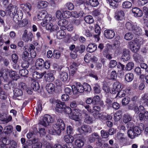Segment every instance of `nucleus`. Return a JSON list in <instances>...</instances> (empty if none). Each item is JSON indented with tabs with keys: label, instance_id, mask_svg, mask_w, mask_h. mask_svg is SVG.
<instances>
[{
	"label": "nucleus",
	"instance_id": "55",
	"mask_svg": "<svg viewBox=\"0 0 148 148\" xmlns=\"http://www.w3.org/2000/svg\"><path fill=\"white\" fill-rule=\"evenodd\" d=\"M86 47L85 46L83 45H81L79 48H75V51H79L80 53H82L83 52L85 49Z\"/></svg>",
	"mask_w": 148,
	"mask_h": 148
},
{
	"label": "nucleus",
	"instance_id": "7",
	"mask_svg": "<svg viewBox=\"0 0 148 148\" xmlns=\"http://www.w3.org/2000/svg\"><path fill=\"white\" fill-rule=\"evenodd\" d=\"M128 109L130 110H134L135 113L137 114H138L139 112L141 113V112H143L145 110L144 107L141 105L138 108L136 101H135L133 104H130L129 106Z\"/></svg>",
	"mask_w": 148,
	"mask_h": 148
},
{
	"label": "nucleus",
	"instance_id": "22",
	"mask_svg": "<svg viewBox=\"0 0 148 148\" xmlns=\"http://www.w3.org/2000/svg\"><path fill=\"white\" fill-rule=\"evenodd\" d=\"M99 136L97 133H94L89 136V141L91 143L94 142L96 140L99 139Z\"/></svg>",
	"mask_w": 148,
	"mask_h": 148
},
{
	"label": "nucleus",
	"instance_id": "11",
	"mask_svg": "<svg viewBox=\"0 0 148 148\" xmlns=\"http://www.w3.org/2000/svg\"><path fill=\"white\" fill-rule=\"evenodd\" d=\"M5 72L4 75H5L7 76L9 75L10 77L13 80H16L19 78L18 75L16 74L15 71L6 69L5 70Z\"/></svg>",
	"mask_w": 148,
	"mask_h": 148
},
{
	"label": "nucleus",
	"instance_id": "21",
	"mask_svg": "<svg viewBox=\"0 0 148 148\" xmlns=\"http://www.w3.org/2000/svg\"><path fill=\"white\" fill-rule=\"evenodd\" d=\"M68 21L64 19H62L59 20L58 22V25L60 27V29L62 30L65 29L66 26L68 23Z\"/></svg>",
	"mask_w": 148,
	"mask_h": 148
},
{
	"label": "nucleus",
	"instance_id": "28",
	"mask_svg": "<svg viewBox=\"0 0 148 148\" xmlns=\"http://www.w3.org/2000/svg\"><path fill=\"white\" fill-rule=\"evenodd\" d=\"M84 13L83 11L72 12V16L75 18L82 17L84 16Z\"/></svg>",
	"mask_w": 148,
	"mask_h": 148
},
{
	"label": "nucleus",
	"instance_id": "14",
	"mask_svg": "<svg viewBox=\"0 0 148 148\" xmlns=\"http://www.w3.org/2000/svg\"><path fill=\"white\" fill-rule=\"evenodd\" d=\"M121 88V85L120 83L118 82H115L113 85V87L110 90V93L112 94H115Z\"/></svg>",
	"mask_w": 148,
	"mask_h": 148
},
{
	"label": "nucleus",
	"instance_id": "40",
	"mask_svg": "<svg viewBox=\"0 0 148 148\" xmlns=\"http://www.w3.org/2000/svg\"><path fill=\"white\" fill-rule=\"evenodd\" d=\"M75 144L78 147H81L84 145V143L82 139H77L75 142Z\"/></svg>",
	"mask_w": 148,
	"mask_h": 148
},
{
	"label": "nucleus",
	"instance_id": "31",
	"mask_svg": "<svg viewBox=\"0 0 148 148\" xmlns=\"http://www.w3.org/2000/svg\"><path fill=\"white\" fill-rule=\"evenodd\" d=\"M45 72H43L41 74L37 71L34 72L32 74L33 78L36 79H38L41 78L44 75Z\"/></svg>",
	"mask_w": 148,
	"mask_h": 148
},
{
	"label": "nucleus",
	"instance_id": "2",
	"mask_svg": "<svg viewBox=\"0 0 148 148\" xmlns=\"http://www.w3.org/2000/svg\"><path fill=\"white\" fill-rule=\"evenodd\" d=\"M65 125L63 120L60 119H58L56 123L53 126V128L48 130L49 133L52 135H59L62 130H64Z\"/></svg>",
	"mask_w": 148,
	"mask_h": 148
},
{
	"label": "nucleus",
	"instance_id": "18",
	"mask_svg": "<svg viewBox=\"0 0 148 148\" xmlns=\"http://www.w3.org/2000/svg\"><path fill=\"white\" fill-rule=\"evenodd\" d=\"M46 28L47 30H50L51 32L54 31L58 30V27L56 25H53L52 22L46 23Z\"/></svg>",
	"mask_w": 148,
	"mask_h": 148
},
{
	"label": "nucleus",
	"instance_id": "49",
	"mask_svg": "<svg viewBox=\"0 0 148 148\" xmlns=\"http://www.w3.org/2000/svg\"><path fill=\"white\" fill-rule=\"evenodd\" d=\"M134 66V64L132 62H128L126 65L125 69L127 71H129L131 70Z\"/></svg>",
	"mask_w": 148,
	"mask_h": 148
},
{
	"label": "nucleus",
	"instance_id": "8",
	"mask_svg": "<svg viewBox=\"0 0 148 148\" xmlns=\"http://www.w3.org/2000/svg\"><path fill=\"white\" fill-rule=\"evenodd\" d=\"M80 112L79 109L75 108L73 111L72 114L69 116L70 118L76 121H79L82 115Z\"/></svg>",
	"mask_w": 148,
	"mask_h": 148
},
{
	"label": "nucleus",
	"instance_id": "17",
	"mask_svg": "<svg viewBox=\"0 0 148 148\" xmlns=\"http://www.w3.org/2000/svg\"><path fill=\"white\" fill-rule=\"evenodd\" d=\"M45 62L42 58H38L36 60L35 62V66L38 69H41L44 66Z\"/></svg>",
	"mask_w": 148,
	"mask_h": 148
},
{
	"label": "nucleus",
	"instance_id": "12",
	"mask_svg": "<svg viewBox=\"0 0 148 148\" xmlns=\"http://www.w3.org/2000/svg\"><path fill=\"white\" fill-rule=\"evenodd\" d=\"M144 129V126L143 124L140 123L139 126H135L133 127L132 130L134 135L136 136H137L140 135L142 131Z\"/></svg>",
	"mask_w": 148,
	"mask_h": 148
},
{
	"label": "nucleus",
	"instance_id": "36",
	"mask_svg": "<svg viewBox=\"0 0 148 148\" xmlns=\"http://www.w3.org/2000/svg\"><path fill=\"white\" fill-rule=\"evenodd\" d=\"M84 121L86 123L90 124L93 122V120L92 118L88 115L84 116Z\"/></svg>",
	"mask_w": 148,
	"mask_h": 148
},
{
	"label": "nucleus",
	"instance_id": "45",
	"mask_svg": "<svg viewBox=\"0 0 148 148\" xmlns=\"http://www.w3.org/2000/svg\"><path fill=\"white\" fill-rule=\"evenodd\" d=\"M134 58L137 62L140 63L143 61V58L141 56L138 54H135L134 55Z\"/></svg>",
	"mask_w": 148,
	"mask_h": 148
},
{
	"label": "nucleus",
	"instance_id": "19",
	"mask_svg": "<svg viewBox=\"0 0 148 148\" xmlns=\"http://www.w3.org/2000/svg\"><path fill=\"white\" fill-rule=\"evenodd\" d=\"M104 34L105 37L107 38L111 39L115 36V33L114 31L108 29L105 30L104 32Z\"/></svg>",
	"mask_w": 148,
	"mask_h": 148
},
{
	"label": "nucleus",
	"instance_id": "56",
	"mask_svg": "<svg viewBox=\"0 0 148 148\" xmlns=\"http://www.w3.org/2000/svg\"><path fill=\"white\" fill-rule=\"evenodd\" d=\"M130 100V97L128 96L125 97L122 100V104L123 105H125L129 103Z\"/></svg>",
	"mask_w": 148,
	"mask_h": 148
},
{
	"label": "nucleus",
	"instance_id": "38",
	"mask_svg": "<svg viewBox=\"0 0 148 148\" xmlns=\"http://www.w3.org/2000/svg\"><path fill=\"white\" fill-rule=\"evenodd\" d=\"M125 78L127 82H131L134 78V75L132 73H128L125 75Z\"/></svg>",
	"mask_w": 148,
	"mask_h": 148
},
{
	"label": "nucleus",
	"instance_id": "64",
	"mask_svg": "<svg viewBox=\"0 0 148 148\" xmlns=\"http://www.w3.org/2000/svg\"><path fill=\"white\" fill-rule=\"evenodd\" d=\"M45 18L46 23L52 22L53 21L52 20V16L51 15L48 14H47V15Z\"/></svg>",
	"mask_w": 148,
	"mask_h": 148
},
{
	"label": "nucleus",
	"instance_id": "44",
	"mask_svg": "<svg viewBox=\"0 0 148 148\" xmlns=\"http://www.w3.org/2000/svg\"><path fill=\"white\" fill-rule=\"evenodd\" d=\"M12 130L13 127L11 125L6 126L3 129L5 133L7 134L12 133Z\"/></svg>",
	"mask_w": 148,
	"mask_h": 148
},
{
	"label": "nucleus",
	"instance_id": "5",
	"mask_svg": "<svg viewBox=\"0 0 148 148\" xmlns=\"http://www.w3.org/2000/svg\"><path fill=\"white\" fill-rule=\"evenodd\" d=\"M143 43V39L138 37L136 38L135 42H131L129 44L130 49L134 53L137 52L140 48L139 45L142 44Z\"/></svg>",
	"mask_w": 148,
	"mask_h": 148
},
{
	"label": "nucleus",
	"instance_id": "10",
	"mask_svg": "<svg viewBox=\"0 0 148 148\" xmlns=\"http://www.w3.org/2000/svg\"><path fill=\"white\" fill-rule=\"evenodd\" d=\"M34 38V35L31 32H29L28 33V31L25 29L22 35V38L23 40L25 42H28L29 41H31L32 38Z\"/></svg>",
	"mask_w": 148,
	"mask_h": 148
},
{
	"label": "nucleus",
	"instance_id": "13",
	"mask_svg": "<svg viewBox=\"0 0 148 148\" xmlns=\"http://www.w3.org/2000/svg\"><path fill=\"white\" fill-rule=\"evenodd\" d=\"M83 86L80 83H77L76 86L73 85L72 86V90L73 93L76 94L78 92L82 93L84 92Z\"/></svg>",
	"mask_w": 148,
	"mask_h": 148
},
{
	"label": "nucleus",
	"instance_id": "3",
	"mask_svg": "<svg viewBox=\"0 0 148 148\" xmlns=\"http://www.w3.org/2000/svg\"><path fill=\"white\" fill-rule=\"evenodd\" d=\"M55 110L59 113L64 112L68 114L71 112V109L70 107L66 106L64 102L60 101L56 102Z\"/></svg>",
	"mask_w": 148,
	"mask_h": 148
},
{
	"label": "nucleus",
	"instance_id": "50",
	"mask_svg": "<svg viewBox=\"0 0 148 148\" xmlns=\"http://www.w3.org/2000/svg\"><path fill=\"white\" fill-rule=\"evenodd\" d=\"M84 89V91L88 92H90L91 90V88L90 86L87 83H85L83 86Z\"/></svg>",
	"mask_w": 148,
	"mask_h": 148
},
{
	"label": "nucleus",
	"instance_id": "35",
	"mask_svg": "<svg viewBox=\"0 0 148 148\" xmlns=\"http://www.w3.org/2000/svg\"><path fill=\"white\" fill-rule=\"evenodd\" d=\"M148 101V94H143L141 98L140 99L139 101L140 104H143L144 103H145L146 102Z\"/></svg>",
	"mask_w": 148,
	"mask_h": 148
},
{
	"label": "nucleus",
	"instance_id": "43",
	"mask_svg": "<svg viewBox=\"0 0 148 148\" xmlns=\"http://www.w3.org/2000/svg\"><path fill=\"white\" fill-rule=\"evenodd\" d=\"M84 20L85 22L88 23L92 24L94 22V20L92 16L88 15L85 16Z\"/></svg>",
	"mask_w": 148,
	"mask_h": 148
},
{
	"label": "nucleus",
	"instance_id": "53",
	"mask_svg": "<svg viewBox=\"0 0 148 148\" xmlns=\"http://www.w3.org/2000/svg\"><path fill=\"white\" fill-rule=\"evenodd\" d=\"M60 52L58 51L54 50L53 52V57L56 59H59L60 57Z\"/></svg>",
	"mask_w": 148,
	"mask_h": 148
},
{
	"label": "nucleus",
	"instance_id": "4",
	"mask_svg": "<svg viewBox=\"0 0 148 148\" xmlns=\"http://www.w3.org/2000/svg\"><path fill=\"white\" fill-rule=\"evenodd\" d=\"M125 27L127 30L132 32L136 34L140 35L141 33V28L136 23L127 22L125 23Z\"/></svg>",
	"mask_w": 148,
	"mask_h": 148
},
{
	"label": "nucleus",
	"instance_id": "47",
	"mask_svg": "<svg viewBox=\"0 0 148 148\" xmlns=\"http://www.w3.org/2000/svg\"><path fill=\"white\" fill-rule=\"evenodd\" d=\"M133 37V35L131 32H127L125 35L124 38L126 40H132Z\"/></svg>",
	"mask_w": 148,
	"mask_h": 148
},
{
	"label": "nucleus",
	"instance_id": "62",
	"mask_svg": "<svg viewBox=\"0 0 148 148\" xmlns=\"http://www.w3.org/2000/svg\"><path fill=\"white\" fill-rule=\"evenodd\" d=\"M72 22L73 25L78 26L81 23V20L79 19H74L73 20Z\"/></svg>",
	"mask_w": 148,
	"mask_h": 148
},
{
	"label": "nucleus",
	"instance_id": "57",
	"mask_svg": "<svg viewBox=\"0 0 148 148\" xmlns=\"http://www.w3.org/2000/svg\"><path fill=\"white\" fill-rule=\"evenodd\" d=\"M11 58L12 61L15 64H16L17 62L18 59V57L16 54L14 53L12 54L11 55Z\"/></svg>",
	"mask_w": 148,
	"mask_h": 148
},
{
	"label": "nucleus",
	"instance_id": "16",
	"mask_svg": "<svg viewBox=\"0 0 148 148\" xmlns=\"http://www.w3.org/2000/svg\"><path fill=\"white\" fill-rule=\"evenodd\" d=\"M48 2L44 0H38L37 3V7L39 9L45 8L48 6Z\"/></svg>",
	"mask_w": 148,
	"mask_h": 148
},
{
	"label": "nucleus",
	"instance_id": "46",
	"mask_svg": "<svg viewBox=\"0 0 148 148\" xmlns=\"http://www.w3.org/2000/svg\"><path fill=\"white\" fill-rule=\"evenodd\" d=\"M122 6L123 8L128 9L132 7V3L128 1H124L123 3Z\"/></svg>",
	"mask_w": 148,
	"mask_h": 148
},
{
	"label": "nucleus",
	"instance_id": "33",
	"mask_svg": "<svg viewBox=\"0 0 148 148\" xmlns=\"http://www.w3.org/2000/svg\"><path fill=\"white\" fill-rule=\"evenodd\" d=\"M122 112L121 111L119 110L117 111L114 114V119L115 121H117L122 117Z\"/></svg>",
	"mask_w": 148,
	"mask_h": 148
},
{
	"label": "nucleus",
	"instance_id": "60",
	"mask_svg": "<svg viewBox=\"0 0 148 148\" xmlns=\"http://www.w3.org/2000/svg\"><path fill=\"white\" fill-rule=\"evenodd\" d=\"M127 134L129 137L131 138H134L136 137L135 135H134V133L132 129L128 130L127 132Z\"/></svg>",
	"mask_w": 148,
	"mask_h": 148
},
{
	"label": "nucleus",
	"instance_id": "23",
	"mask_svg": "<svg viewBox=\"0 0 148 148\" xmlns=\"http://www.w3.org/2000/svg\"><path fill=\"white\" fill-rule=\"evenodd\" d=\"M32 148H41L42 143L36 139L34 138L32 140Z\"/></svg>",
	"mask_w": 148,
	"mask_h": 148
},
{
	"label": "nucleus",
	"instance_id": "25",
	"mask_svg": "<svg viewBox=\"0 0 148 148\" xmlns=\"http://www.w3.org/2000/svg\"><path fill=\"white\" fill-rule=\"evenodd\" d=\"M59 77L61 81L65 82L68 79V74L65 72H61L60 73Z\"/></svg>",
	"mask_w": 148,
	"mask_h": 148
},
{
	"label": "nucleus",
	"instance_id": "9",
	"mask_svg": "<svg viewBox=\"0 0 148 148\" xmlns=\"http://www.w3.org/2000/svg\"><path fill=\"white\" fill-rule=\"evenodd\" d=\"M53 121V119L51 116L46 114L45 115L42 121L40 123V124L46 127L50 123H52Z\"/></svg>",
	"mask_w": 148,
	"mask_h": 148
},
{
	"label": "nucleus",
	"instance_id": "39",
	"mask_svg": "<svg viewBox=\"0 0 148 148\" xmlns=\"http://www.w3.org/2000/svg\"><path fill=\"white\" fill-rule=\"evenodd\" d=\"M2 144L0 145V148H8L7 145L9 144V142H7V138H3L1 139Z\"/></svg>",
	"mask_w": 148,
	"mask_h": 148
},
{
	"label": "nucleus",
	"instance_id": "54",
	"mask_svg": "<svg viewBox=\"0 0 148 148\" xmlns=\"http://www.w3.org/2000/svg\"><path fill=\"white\" fill-rule=\"evenodd\" d=\"M63 15L64 18H69L72 16V12H71L69 11L66 10L63 12Z\"/></svg>",
	"mask_w": 148,
	"mask_h": 148
},
{
	"label": "nucleus",
	"instance_id": "24",
	"mask_svg": "<svg viewBox=\"0 0 148 148\" xmlns=\"http://www.w3.org/2000/svg\"><path fill=\"white\" fill-rule=\"evenodd\" d=\"M132 11L135 16L140 17L142 16L143 15L142 11L138 8L135 7L133 8Z\"/></svg>",
	"mask_w": 148,
	"mask_h": 148
},
{
	"label": "nucleus",
	"instance_id": "32",
	"mask_svg": "<svg viewBox=\"0 0 148 148\" xmlns=\"http://www.w3.org/2000/svg\"><path fill=\"white\" fill-rule=\"evenodd\" d=\"M64 141L67 143H72L74 140V137L70 134L66 135L64 137Z\"/></svg>",
	"mask_w": 148,
	"mask_h": 148
},
{
	"label": "nucleus",
	"instance_id": "63",
	"mask_svg": "<svg viewBox=\"0 0 148 148\" xmlns=\"http://www.w3.org/2000/svg\"><path fill=\"white\" fill-rule=\"evenodd\" d=\"M117 62L114 60H111L109 63V67L111 68H113L117 65Z\"/></svg>",
	"mask_w": 148,
	"mask_h": 148
},
{
	"label": "nucleus",
	"instance_id": "27",
	"mask_svg": "<svg viewBox=\"0 0 148 148\" xmlns=\"http://www.w3.org/2000/svg\"><path fill=\"white\" fill-rule=\"evenodd\" d=\"M47 15V12L45 11H42L38 14L37 17L39 20H43Z\"/></svg>",
	"mask_w": 148,
	"mask_h": 148
},
{
	"label": "nucleus",
	"instance_id": "61",
	"mask_svg": "<svg viewBox=\"0 0 148 148\" xmlns=\"http://www.w3.org/2000/svg\"><path fill=\"white\" fill-rule=\"evenodd\" d=\"M93 100V105H96L100 100L99 97L98 95L94 96L92 98Z\"/></svg>",
	"mask_w": 148,
	"mask_h": 148
},
{
	"label": "nucleus",
	"instance_id": "30",
	"mask_svg": "<svg viewBox=\"0 0 148 148\" xmlns=\"http://www.w3.org/2000/svg\"><path fill=\"white\" fill-rule=\"evenodd\" d=\"M46 88L49 93L51 94L54 90L55 86L52 83H49L46 85Z\"/></svg>",
	"mask_w": 148,
	"mask_h": 148
},
{
	"label": "nucleus",
	"instance_id": "34",
	"mask_svg": "<svg viewBox=\"0 0 148 148\" xmlns=\"http://www.w3.org/2000/svg\"><path fill=\"white\" fill-rule=\"evenodd\" d=\"M13 92L14 96L16 97L21 96L23 94L22 90L18 88L14 89Z\"/></svg>",
	"mask_w": 148,
	"mask_h": 148
},
{
	"label": "nucleus",
	"instance_id": "37",
	"mask_svg": "<svg viewBox=\"0 0 148 148\" xmlns=\"http://www.w3.org/2000/svg\"><path fill=\"white\" fill-rule=\"evenodd\" d=\"M62 29V30H60L57 32V38L61 39L65 37L66 35V33Z\"/></svg>",
	"mask_w": 148,
	"mask_h": 148
},
{
	"label": "nucleus",
	"instance_id": "20",
	"mask_svg": "<svg viewBox=\"0 0 148 148\" xmlns=\"http://www.w3.org/2000/svg\"><path fill=\"white\" fill-rule=\"evenodd\" d=\"M45 72L44 75V79L45 81L48 82H52L54 79V77L53 76V74L51 73H46Z\"/></svg>",
	"mask_w": 148,
	"mask_h": 148
},
{
	"label": "nucleus",
	"instance_id": "6",
	"mask_svg": "<svg viewBox=\"0 0 148 148\" xmlns=\"http://www.w3.org/2000/svg\"><path fill=\"white\" fill-rule=\"evenodd\" d=\"M20 8L25 13L26 17L28 18H31L32 14L31 5L29 3L21 4L20 5Z\"/></svg>",
	"mask_w": 148,
	"mask_h": 148
},
{
	"label": "nucleus",
	"instance_id": "26",
	"mask_svg": "<svg viewBox=\"0 0 148 148\" xmlns=\"http://www.w3.org/2000/svg\"><path fill=\"white\" fill-rule=\"evenodd\" d=\"M124 13L123 10H120L115 14V18L117 20H122L124 16Z\"/></svg>",
	"mask_w": 148,
	"mask_h": 148
},
{
	"label": "nucleus",
	"instance_id": "51",
	"mask_svg": "<svg viewBox=\"0 0 148 148\" xmlns=\"http://www.w3.org/2000/svg\"><path fill=\"white\" fill-rule=\"evenodd\" d=\"M115 138L116 140H122L124 138V134L123 133H118L116 135H115Z\"/></svg>",
	"mask_w": 148,
	"mask_h": 148
},
{
	"label": "nucleus",
	"instance_id": "58",
	"mask_svg": "<svg viewBox=\"0 0 148 148\" xmlns=\"http://www.w3.org/2000/svg\"><path fill=\"white\" fill-rule=\"evenodd\" d=\"M19 73L21 76L25 77L28 74V71L26 69H22L19 71Z\"/></svg>",
	"mask_w": 148,
	"mask_h": 148
},
{
	"label": "nucleus",
	"instance_id": "59",
	"mask_svg": "<svg viewBox=\"0 0 148 148\" xmlns=\"http://www.w3.org/2000/svg\"><path fill=\"white\" fill-rule=\"evenodd\" d=\"M89 3L91 6L94 7L97 6L99 3L97 0H89Z\"/></svg>",
	"mask_w": 148,
	"mask_h": 148
},
{
	"label": "nucleus",
	"instance_id": "48",
	"mask_svg": "<svg viewBox=\"0 0 148 148\" xmlns=\"http://www.w3.org/2000/svg\"><path fill=\"white\" fill-rule=\"evenodd\" d=\"M93 89L94 92L97 94H99L101 92V88L100 86L97 84H93Z\"/></svg>",
	"mask_w": 148,
	"mask_h": 148
},
{
	"label": "nucleus",
	"instance_id": "52",
	"mask_svg": "<svg viewBox=\"0 0 148 148\" xmlns=\"http://www.w3.org/2000/svg\"><path fill=\"white\" fill-rule=\"evenodd\" d=\"M82 128L84 132L90 133L92 132L91 128L90 127L89 125H83Z\"/></svg>",
	"mask_w": 148,
	"mask_h": 148
},
{
	"label": "nucleus",
	"instance_id": "15",
	"mask_svg": "<svg viewBox=\"0 0 148 148\" xmlns=\"http://www.w3.org/2000/svg\"><path fill=\"white\" fill-rule=\"evenodd\" d=\"M130 51L128 49H124L123 50V55L121 56V59L123 62L128 60L130 58Z\"/></svg>",
	"mask_w": 148,
	"mask_h": 148
},
{
	"label": "nucleus",
	"instance_id": "41",
	"mask_svg": "<svg viewBox=\"0 0 148 148\" xmlns=\"http://www.w3.org/2000/svg\"><path fill=\"white\" fill-rule=\"evenodd\" d=\"M39 83L36 81H34L31 84V87L32 89L34 90H37L39 88Z\"/></svg>",
	"mask_w": 148,
	"mask_h": 148
},
{
	"label": "nucleus",
	"instance_id": "42",
	"mask_svg": "<svg viewBox=\"0 0 148 148\" xmlns=\"http://www.w3.org/2000/svg\"><path fill=\"white\" fill-rule=\"evenodd\" d=\"M132 118L130 115L128 114H124L123 117V121L125 123H126L131 121Z\"/></svg>",
	"mask_w": 148,
	"mask_h": 148
},
{
	"label": "nucleus",
	"instance_id": "29",
	"mask_svg": "<svg viewBox=\"0 0 148 148\" xmlns=\"http://www.w3.org/2000/svg\"><path fill=\"white\" fill-rule=\"evenodd\" d=\"M97 48V46L95 44H89L86 48L87 51L90 52H92L95 51Z\"/></svg>",
	"mask_w": 148,
	"mask_h": 148
},
{
	"label": "nucleus",
	"instance_id": "1",
	"mask_svg": "<svg viewBox=\"0 0 148 148\" xmlns=\"http://www.w3.org/2000/svg\"><path fill=\"white\" fill-rule=\"evenodd\" d=\"M18 10L17 7L15 5H8L6 9V13L10 17L13 16V20L18 22L22 19L23 16V13L21 10Z\"/></svg>",
	"mask_w": 148,
	"mask_h": 148
}]
</instances>
